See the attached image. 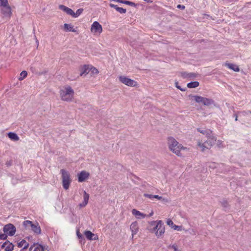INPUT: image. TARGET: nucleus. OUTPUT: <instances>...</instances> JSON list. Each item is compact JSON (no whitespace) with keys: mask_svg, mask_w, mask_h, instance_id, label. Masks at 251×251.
<instances>
[{"mask_svg":"<svg viewBox=\"0 0 251 251\" xmlns=\"http://www.w3.org/2000/svg\"><path fill=\"white\" fill-rule=\"evenodd\" d=\"M150 228L149 230L154 233L157 238L163 236L165 232V227L161 220L153 221L149 223Z\"/></svg>","mask_w":251,"mask_h":251,"instance_id":"f257e3e1","label":"nucleus"},{"mask_svg":"<svg viewBox=\"0 0 251 251\" xmlns=\"http://www.w3.org/2000/svg\"><path fill=\"white\" fill-rule=\"evenodd\" d=\"M169 149L177 156L182 155L181 151L187 150V148L179 144L177 141L173 137H169L168 140Z\"/></svg>","mask_w":251,"mask_h":251,"instance_id":"f03ea898","label":"nucleus"},{"mask_svg":"<svg viewBox=\"0 0 251 251\" xmlns=\"http://www.w3.org/2000/svg\"><path fill=\"white\" fill-rule=\"evenodd\" d=\"M74 91L69 86H65L60 90L61 100L66 101H72L74 98Z\"/></svg>","mask_w":251,"mask_h":251,"instance_id":"7ed1b4c3","label":"nucleus"},{"mask_svg":"<svg viewBox=\"0 0 251 251\" xmlns=\"http://www.w3.org/2000/svg\"><path fill=\"white\" fill-rule=\"evenodd\" d=\"M205 138L206 139H204L198 142V146L202 151L210 149L216 141V138L213 136Z\"/></svg>","mask_w":251,"mask_h":251,"instance_id":"20e7f679","label":"nucleus"},{"mask_svg":"<svg viewBox=\"0 0 251 251\" xmlns=\"http://www.w3.org/2000/svg\"><path fill=\"white\" fill-rule=\"evenodd\" d=\"M60 174L61 175L63 188L67 190L69 188L72 181L70 173L65 169H61L60 170Z\"/></svg>","mask_w":251,"mask_h":251,"instance_id":"39448f33","label":"nucleus"},{"mask_svg":"<svg viewBox=\"0 0 251 251\" xmlns=\"http://www.w3.org/2000/svg\"><path fill=\"white\" fill-rule=\"evenodd\" d=\"M23 225L25 228L30 229L37 234L41 232L40 226L38 223L33 224L31 221L27 220L24 222Z\"/></svg>","mask_w":251,"mask_h":251,"instance_id":"423d86ee","label":"nucleus"},{"mask_svg":"<svg viewBox=\"0 0 251 251\" xmlns=\"http://www.w3.org/2000/svg\"><path fill=\"white\" fill-rule=\"evenodd\" d=\"M194 99L196 102L199 103H202L204 105L209 106L214 104V101L211 99H208L199 96H194Z\"/></svg>","mask_w":251,"mask_h":251,"instance_id":"0eeeda50","label":"nucleus"},{"mask_svg":"<svg viewBox=\"0 0 251 251\" xmlns=\"http://www.w3.org/2000/svg\"><path fill=\"white\" fill-rule=\"evenodd\" d=\"M3 231L7 237L8 236H13L16 233V229L15 226L13 224H8L4 226Z\"/></svg>","mask_w":251,"mask_h":251,"instance_id":"6e6552de","label":"nucleus"},{"mask_svg":"<svg viewBox=\"0 0 251 251\" xmlns=\"http://www.w3.org/2000/svg\"><path fill=\"white\" fill-rule=\"evenodd\" d=\"M119 78V80L122 83H123L125 85H127L128 86L134 87L136 84V82L134 80L129 78L128 77H127L126 76H124V75L120 76Z\"/></svg>","mask_w":251,"mask_h":251,"instance_id":"1a4fd4ad","label":"nucleus"},{"mask_svg":"<svg viewBox=\"0 0 251 251\" xmlns=\"http://www.w3.org/2000/svg\"><path fill=\"white\" fill-rule=\"evenodd\" d=\"M91 30L94 35H100L102 32V28L98 22L95 21L92 25Z\"/></svg>","mask_w":251,"mask_h":251,"instance_id":"9d476101","label":"nucleus"},{"mask_svg":"<svg viewBox=\"0 0 251 251\" xmlns=\"http://www.w3.org/2000/svg\"><path fill=\"white\" fill-rule=\"evenodd\" d=\"M90 176V173L86 171H82L77 174L78 181L82 182L87 180Z\"/></svg>","mask_w":251,"mask_h":251,"instance_id":"9b49d317","label":"nucleus"},{"mask_svg":"<svg viewBox=\"0 0 251 251\" xmlns=\"http://www.w3.org/2000/svg\"><path fill=\"white\" fill-rule=\"evenodd\" d=\"M47 250V247L38 243H34L29 248L30 251H44Z\"/></svg>","mask_w":251,"mask_h":251,"instance_id":"f8f14e48","label":"nucleus"},{"mask_svg":"<svg viewBox=\"0 0 251 251\" xmlns=\"http://www.w3.org/2000/svg\"><path fill=\"white\" fill-rule=\"evenodd\" d=\"M130 229L131 231V238L133 239L134 236L137 233L139 230L138 224L137 222H134L131 223L130 226Z\"/></svg>","mask_w":251,"mask_h":251,"instance_id":"ddd939ff","label":"nucleus"},{"mask_svg":"<svg viewBox=\"0 0 251 251\" xmlns=\"http://www.w3.org/2000/svg\"><path fill=\"white\" fill-rule=\"evenodd\" d=\"M89 200V194L85 191L83 192V201L79 204L80 208L84 207L88 204Z\"/></svg>","mask_w":251,"mask_h":251,"instance_id":"4468645a","label":"nucleus"},{"mask_svg":"<svg viewBox=\"0 0 251 251\" xmlns=\"http://www.w3.org/2000/svg\"><path fill=\"white\" fill-rule=\"evenodd\" d=\"M132 214L136 218L138 219H144L146 217V215L140 212L139 211L133 209L131 211Z\"/></svg>","mask_w":251,"mask_h":251,"instance_id":"2eb2a0df","label":"nucleus"},{"mask_svg":"<svg viewBox=\"0 0 251 251\" xmlns=\"http://www.w3.org/2000/svg\"><path fill=\"white\" fill-rule=\"evenodd\" d=\"M84 235L86 237L90 240H97L99 239L98 236L97 235L94 234L90 231H85L84 232Z\"/></svg>","mask_w":251,"mask_h":251,"instance_id":"dca6fc26","label":"nucleus"},{"mask_svg":"<svg viewBox=\"0 0 251 251\" xmlns=\"http://www.w3.org/2000/svg\"><path fill=\"white\" fill-rule=\"evenodd\" d=\"M59 8L64 11L66 14L70 16H75V12L71 9L64 6V5H59Z\"/></svg>","mask_w":251,"mask_h":251,"instance_id":"f3484780","label":"nucleus"},{"mask_svg":"<svg viewBox=\"0 0 251 251\" xmlns=\"http://www.w3.org/2000/svg\"><path fill=\"white\" fill-rule=\"evenodd\" d=\"M63 29L66 32H76L77 31V28H75L71 24H65L63 25Z\"/></svg>","mask_w":251,"mask_h":251,"instance_id":"a211bd4d","label":"nucleus"},{"mask_svg":"<svg viewBox=\"0 0 251 251\" xmlns=\"http://www.w3.org/2000/svg\"><path fill=\"white\" fill-rule=\"evenodd\" d=\"M2 247L5 251H12L13 250L14 245L9 241H6L2 244Z\"/></svg>","mask_w":251,"mask_h":251,"instance_id":"6ab92c4d","label":"nucleus"},{"mask_svg":"<svg viewBox=\"0 0 251 251\" xmlns=\"http://www.w3.org/2000/svg\"><path fill=\"white\" fill-rule=\"evenodd\" d=\"M80 75L82 76L83 75H86L90 72V66L89 65H83L81 67L80 69Z\"/></svg>","mask_w":251,"mask_h":251,"instance_id":"aec40b11","label":"nucleus"},{"mask_svg":"<svg viewBox=\"0 0 251 251\" xmlns=\"http://www.w3.org/2000/svg\"><path fill=\"white\" fill-rule=\"evenodd\" d=\"M1 10L2 13L4 15L10 16L12 14L11 8V7L9 5L1 7Z\"/></svg>","mask_w":251,"mask_h":251,"instance_id":"412c9836","label":"nucleus"},{"mask_svg":"<svg viewBox=\"0 0 251 251\" xmlns=\"http://www.w3.org/2000/svg\"><path fill=\"white\" fill-rule=\"evenodd\" d=\"M198 130L199 132H201L202 134L205 135V137H208L209 136H213L212 134V131L208 129H201L200 128H198Z\"/></svg>","mask_w":251,"mask_h":251,"instance_id":"4be33fe9","label":"nucleus"},{"mask_svg":"<svg viewBox=\"0 0 251 251\" xmlns=\"http://www.w3.org/2000/svg\"><path fill=\"white\" fill-rule=\"evenodd\" d=\"M28 246V243L25 240H22L18 244V246L20 248H22L23 250L27 249Z\"/></svg>","mask_w":251,"mask_h":251,"instance_id":"5701e85b","label":"nucleus"},{"mask_svg":"<svg viewBox=\"0 0 251 251\" xmlns=\"http://www.w3.org/2000/svg\"><path fill=\"white\" fill-rule=\"evenodd\" d=\"M8 137L12 141H17L19 140V137L16 133L10 132L8 133Z\"/></svg>","mask_w":251,"mask_h":251,"instance_id":"b1692460","label":"nucleus"},{"mask_svg":"<svg viewBox=\"0 0 251 251\" xmlns=\"http://www.w3.org/2000/svg\"><path fill=\"white\" fill-rule=\"evenodd\" d=\"M110 6L111 7H114L117 11L121 14H125L126 12V9L122 7H118L117 5L114 4H110Z\"/></svg>","mask_w":251,"mask_h":251,"instance_id":"393cba45","label":"nucleus"},{"mask_svg":"<svg viewBox=\"0 0 251 251\" xmlns=\"http://www.w3.org/2000/svg\"><path fill=\"white\" fill-rule=\"evenodd\" d=\"M226 65L230 69L233 70L235 72H239V68L238 66L235 64L231 63H227Z\"/></svg>","mask_w":251,"mask_h":251,"instance_id":"a878e982","label":"nucleus"},{"mask_svg":"<svg viewBox=\"0 0 251 251\" xmlns=\"http://www.w3.org/2000/svg\"><path fill=\"white\" fill-rule=\"evenodd\" d=\"M199 85V82L198 81L191 82L187 84V87L189 88H196Z\"/></svg>","mask_w":251,"mask_h":251,"instance_id":"bb28decb","label":"nucleus"},{"mask_svg":"<svg viewBox=\"0 0 251 251\" xmlns=\"http://www.w3.org/2000/svg\"><path fill=\"white\" fill-rule=\"evenodd\" d=\"M27 75V73L25 71H23L20 73V76L19 78V80H23L25 77H26Z\"/></svg>","mask_w":251,"mask_h":251,"instance_id":"cd10ccee","label":"nucleus"},{"mask_svg":"<svg viewBox=\"0 0 251 251\" xmlns=\"http://www.w3.org/2000/svg\"><path fill=\"white\" fill-rule=\"evenodd\" d=\"M90 71L92 74H98L99 73L98 70L95 67L90 66Z\"/></svg>","mask_w":251,"mask_h":251,"instance_id":"c85d7f7f","label":"nucleus"},{"mask_svg":"<svg viewBox=\"0 0 251 251\" xmlns=\"http://www.w3.org/2000/svg\"><path fill=\"white\" fill-rule=\"evenodd\" d=\"M173 229L177 231H181L182 230H185V232L189 231L188 230H185L184 229H183L181 226H176V225L173 226Z\"/></svg>","mask_w":251,"mask_h":251,"instance_id":"c756f323","label":"nucleus"},{"mask_svg":"<svg viewBox=\"0 0 251 251\" xmlns=\"http://www.w3.org/2000/svg\"><path fill=\"white\" fill-rule=\"evenodd\" d=\"M9 5L8 0H0V6L2 7Z\"/></svg>","mask_w":251,"mask_h":251,"instance_id":"7c9ffc66","label":"nucleus"},{"mask_svg":"<svg viewBox=\"0 0 251 251\" xmlns=\"http://www.w3.org/2000/svg\"><path fill=\"white\" fill-rule=\"evenodd\" d=\"M167 224L169 226L172 228H173V226L175 225L174 224L173 221L170 219H168L166 222Z\"/></svg>","mask_w":251,"mask_h":251,"instance_id":"2f4dec72","label":"nucleus"},{"mask_svg":"<svg viewBox=\"0 0 251 251\" xmlns=\"http://www.w3.org/2000/svg\"><path fill=\"white\" fill-rule=\"evenodd\" d=\"M7 237L4 232L0 231V240H5Z\"/></svg>","mask_w":251,"mask_h":251,"instance_id":"473e14b6","label":"nucleus"},{"mask_svg":"<svg viewBox=\"0 0 251 251\" xmlns=\"http://www.w3.org/2000/svg\"><path fill=\"white\" fill-rule=\"evenodd\" d=\"M83 11V8H79L78 9L75 13V16H79L80 14H81V13H82Z\"/></svg>","mask_w":251,"mask_h":251,"instance_id":"72a5a7b5","label":"nucleus"},{"mask_svg":"<svg viewBox=\"0 0 251 251\" xmlns=\"http://www.w3.org/2000/svg\"><path fill=\"white\" fill-rule=\"evenodd\" d=\"M144 196L146 197L149 198L150 199H151V200H152L153 199H154V197H153L154 195H153L144 194Z\"/></svg>","mask_w":251,"mask_h":251,"instance_id":"f704fd0d","label":"nucleus"},{"mask_svg":"<svg viewBox=\"0 0 251 251\" xmlns=\"http://www.w3.org/2000/svg\"><path fill=\"white\" fill-rule=\"evenodd\" d=\"M175 85H176V87L178 88V89H179L180 90H181V91H184L185 90V89H183V88H181L180 87V86L179 85H178V83L177 82H176L175 83Z\"/></svg>","mask_w":251,"mask_h":251,"instance_id":"c9c22d12","label":"nucleus"},{"mask_svg":"<svg viewBox=\"0 0 251 251\" xmlns=\"http://www.w3.org/2000/svg\"><path fill=\"white\" fill-rule=\"evenodd\" d=\"M169 248H172V249H173L174 251H179L176 245H170L169 246Z\"/></svg>","mask_w":251,"mask_h":251,"instance_id":"e433bc0d","label":"nucleus"},{"mask_svg":"<svg viewBox=\"0 0 251 251\" xmlns=\"http://www.w3.org/2000/svg\"><path fill=\"white\" fill-rule=\"evenodd\" d=\"M183 76L184 77H192V76H193V74H187L186 73H185L183 74Z\"/></svg>","mask_w":251,"mask_h":251,"instance_id":"4c0bfd02","label":"nucleus"},{"mask_svg":"<svg viewBox=\"0 0 251 251\" xmlns=\"http://www.w3.org/2000/svg\"><path fill=\"white\" fill-rule=\"evenodd\" d=\"M76 235H77V237L79 239H81L83 238L82 235L79 232L78 230H77V231H76Z\"/></svg>","mask_w":251,"mask_h":251,"instance_id":"58836bf2","label":"nucleus"},{"mask_svg":"<svg viewBox=\"0 0 251 251\" xmlns=\"http://www.w3.org/2000/svg\"><path fill=\"white\" fill-rule=\"evenodd\" d=\"M217 165L216 163H211V164H210V165H209V168H212V169H214V168H216V166H217Z\"/></svg>","mask_w":251,"mask_h":251,"instance_id":"ea45409f","label":"nucleus"},{"mask_svg":"<svg viewBox=\"0 0 251 251\" xmlns=\"http://www.w3.org/2000/svg\"><path fill=\"white\" fill-rule=\"evenodd\" d=\"M160 201H161L163 202H165V203L169 202V199H168L167 198H163V197H162V200H160Z\"/></svg>","mask_w":251,"mask_h":251,"instance_id":"a19ab883","label":"nucleus"},{"mask_svg":"<svg viewBox=\"0 0 251 251\" xmlns=\"http://www.w3.org/2000/svg\"><path fill=\"white\" fill-rule=\"evenodd\" d=\"M153 197H154V198L157 199L158 200H162V197L159 196L158 195H154Z\"/></svg>","mask_w":251,"mask_h":251,"instance_id":"79ce46f5","label":"nucleus"},{"mask_svg":"<svg viewBox=\"0 0 251 251\" xmlns=\"http://www.w3.org/2000/svg\"><path fill=\"white\" fill-rule=\"evenodd\" d=\"M177 7L179 9H184L185 8V6L183 5L178 4L177 6Z\"/></svg>","mask_w":251,"mask_h":251,"instance_id":"37998d69","label":"nucleus"},{"mask_svg":"<svg viewBox=\"0 0 251 251\" xmlns=\"http://www.w3.org/2000/svg\"><path fill=\"white\" fill-rule=\"evenodd\" d=\"M189 232L192 235H196V231L193 229L190 231Z\"/></svg>","mask_w":251,"mask_h":251,"instance_id":"c03bdc74","label":"nucleus"},{"mask_svg":"<svg viewBox=\"0 0 251 251\" xmlns=\"http://www.w3.org/2000/svg\"><path fill=\"white\" fill-rule=\"evenodd\" d=\"M36 43L37 44V46H38L39 45V41L37 39H36Z\"/></svg>","mask_w":251,"mask_h":251,"instance_id":"a18cd8bd","label":"nucleus"},{"mask_svg":"<svg viewBox=\"0 0 251 251\" xmlns=\"http://www.w3.org/2000/svg\"><path fill=\"white\" fill-rule=\"evenodd\" d=\"M145 1H146L147 2H149L150 0H144Z\"/></svg>","mask_w":251,"mask_h":251,"instance_id":"49530a36","label":"nucleus"},{"mask_svg":"<svg viewBox=\"0 0 251 251\" xmlns=\"http://www.w3.org/2000/svg\"><path fill=\"white\" fill-rule=\"evenodd\" d=\"M218 143H219V144L220 145V144H221L222 142H221V141H218Z\"/></svg>","mask_w":251,"mask_h":251,"instance_id":"de8ad7c7","label":"nucleus"},{"mask_svg":"<svg viewBox=\"0 0 251 251\" xmlns=\"http://www.w3.org/2000/svg\"><path fill=\"white\" fill-rule=\"evenodd\" d=\"M153 214V212H151L150 214V216H152Z\"/></svg>","mask_w":251,"mask_h":251,"instance_id":"09e8293b","label":"nucleus"},{"mask_svg":"<svg viewBox=\"0 0 251 251\" xmlns=\"http://www.w3.org/2000/svg\"><path fill=\"white\" fill-rule=\"evenodd\" d=\"M204 16H209V15H207V14H204Z\"/></svg>","mask_w":251,"mask_h":251,"instance_id":"8fccbe9b","label":"nucleus"},{"mask_svg":"<svg viewBox=\"0 0 251 251\" xmlns=\"http://www.w3.org/2000/svg\"><path fill=\"white\" fill-rule=\"evenodd\" d=\"M235 120L236 121H237V117L236 116V118H235Z\"/></svg>","mask_w":251,"mask_h":251,"instance_id":"3c124183","label":"nucleus"},{"mask_svg":"<svg viewBox=\"0 0 251 251\" xmlns=\"http://www.w3.org/2000/svg\"><path fill=\"white\" fill-rule=\"evenodd\" d=\"M7 165H10V164L9 163H7Z\"/></svg>","mask_w":251,"mask_h":251,"instance_id":"603ef678","label":"nucleus"}]
</instances>
